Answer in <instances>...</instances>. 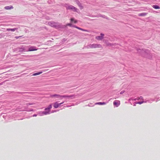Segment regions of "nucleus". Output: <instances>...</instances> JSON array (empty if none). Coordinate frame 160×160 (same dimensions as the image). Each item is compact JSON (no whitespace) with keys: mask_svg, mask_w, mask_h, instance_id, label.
<instances>
[{"mask_svg":"<svg viewBox=\"0 0 160 160\" xmlns=\"http://www.w3.org/2000/svg\"><path fill=\"white\" fill-rule=\"evenodd\" d=\"M65 7L66 8L67 10H70L73 12H76L77 10V8L72 5H69L68 4H65Z\"/></svg>","mask_w":160,"mask_h":160,"instance_id":"1","label":"nucleus"},{"mask_svg":"<svg viewBox=\"0 0 160 160\" xmlns=\"http://www.w3.org/2000/svg\"><path fill=\"white\" fill-rule=\"evenodd\" d=\"M70 96H61L59 94H54V95H50V97L51 98H59L60 99H62V98H66V97H69Z\"/></svg>","mask_w":160,"mask_h":160,"instance_id":"2","label":"nucleus"},{"mask_svg":"<svg viewBox=\"0 0 160 160\" xmlns=\"http://www.w3.org/2000/svg\"><path fill=\"white\" fill-rule=\"evenodd\" d=\"M90 47L92 48H101V46L99 44H93L90 45Z\"/></svg>","mask_w":160,"mask_h":160,"instance_id":"3","label":"nucleus"},{"mask_svg":"<svg viewBox=\"0 0 160 160\" xmlns=\"http://www.w3.org/2000/svg\"><path fill=\"white\" fill-rule=\"evenodd\" d=\"M37 50V49L36 48V47L34 46H31L29 47V48H28V51L32 52Z\"/></svg>","mask_w":160,"mask_h":160,"instance_id":"4","label":"nucleus"},{"mask_svg":"<svg viewBox=\"0 0 160 160\" xmlns=\"http://www.w3.org/2000/svg\"><path fill=\"white\" fill-rule=\"evenodd\" d=\"M113 105L116 107H117L120 105V101L118 100H115L113 102Z\"/></svg>","mask_w":160,"mask_h":160,"instance_id":"5","label":"nucleus"},{"mask_svg":"<svg viewBox=\"0 0 160 160\" xmlns=\"http://www.w3.org/2000/svg\"><path fill=\"white\" fill-rule=\"evenodd\" d=\"M63 103V102L58 103L57 102H56L54 103V105H53V106H54V107L55 108H58L59 105Z\"/></svg>","mask_w":160,"mask_h":160,"instance_id":"6","label":"nucleus"},{"mask_svg":"<svg viewBox=\"0 0 160 160\" xmlns=\"http://www.w3.org/2000/svg\"><path fill=\"white\" fill-rule=\"evenodd\" d=\"M103 36H104V35L101 33V35L97 36V37H96V39L98 40H101L102 39Z\"/></svg>","mask_w":160,"mask_h":160,"instance_id":"7","label":"nucleus"},{"mask_svg":"<svg viewBox=\"0 0 160 160\" xmlns=\"http://www.w3.org/2000/svg\"><path fill=\"white\" fill-rule=\"evenodd\" d=\"M48 24L51 26L52 27H56L57 26V23L55 22H49Z\"/></svg>","mask_w":160,"mask_h":160,"instance_id":"8","label":"nucleus"},{"mask_svg":"<svg viewBox=\"0 0 160 160\" xmlns=\"http://www.w3.org/2000/svg\"><path fill=\"white\" fill-rule=\"evenodd\" d=\"M75 2H76V3L78 4V6H79V8H81V9H82L83 8L82 5L81 3H80L79 2L78 0H75Z\"/></svg>","mask_w":160,"mask_h":160,"instance_id":"9","label":"nucleus"},{"mask_svg":"<svg viewBox=\"0 0 160 160\" xmlns=\"http://www.w3.org/2000/svg\"><path fill=\"white\" fill-rule=\"evenodd\" d=\"M4 8L6 10H10L13 8V7L11 5L9 6H6Z\"/></svg>","mask_w":160,"mask_h":160,"instance_id":"10","label":"nucleus"},{"mask_svg":"<svg viewBox=\"0 0 160 160\" xmlns=\"http://www.w3.org/2000/svg\"><path fill=\"white\" fill-rule=\"evenodd\" d=\"M17 29H18V28H8L7 29V30H8V31L14 32Z\"/></svg>","mask_w":160,"mask_h":160,"instance_id":"11","label":"nucleus"},{"mask_svg":"<svg viewBox=\"0 0 160 160\" xmlns=\"http://www.w3.org/2000/svg\"><path fill=\"white\" fill-rule=\"evenodd\" d=\"M147 14V13L146 12H143L141 13H140L138 15L139 16H145Z\"/></svg>","mask_w":160,"mask_h":160,"instance_id":"12","label":"nucleus"},{"mask_svg":"<svg viewBox=\"0 0 160 160\" xmlns=\"http://www.w3.org/2000/svg\"><path fill=\"white\" fill-rule=\"evenodd\" d=\"M95 104H98V105H104L106 104V103L104 102H98L95 103Z\"/></svg>","mask_w":160,"mask_h":160,"instance_id":"13","label":"nucleus"},{"mask_svg":"<svg viewBox=\"0 0 160 160\" xmlns=\"http://www.w3.org/2000/svg\"><path fill=\"white\" fill-rule=\"evenodd\" d=\"M152 8H155V9H159L160 8V7L159 6L156 5H153L152 6Z\"/></svg>","mask_w":160,"mask_h":160,"instance_id":"14","label":"nucleus"},{"mask_svg":"<svg viewBox=\"0 0 160 160\" xmlns=\"http://www.w3.org/2000/svg\"><path fill=\"white\" fill-rule=\"evenodd\" d=\"M42 73V72H39L36 73H34V74H33V75H33L34 76H36L39 75L40 74H41Z\"/></svg>","mask_w":160,"mask_h":160,"instance_id":"15","label":"nucleus"},{"mask_svg":"<svg viewBox=\"0 0 160 160\" xmlns=\"http://www.w3.org/2000/svg\"><path fill=\"white\" fill-rule=\"evenodd\" d=\"M25 48H20V51L21 52H25Z\"/></svg>","mask_w":160,"mask_h":160,"instance_id":"16","label":"nucleus"},{"mask_svg":"<svg viewBox=\"0 0 160 160\" xmlns=\"http://www.w3.org/2000/svg\"><path fill=\"white\" fill-rule=\"evenodd\" d=\"M52 108V105L51 104L48 106V108L45 109V110H47V109H50Z\"/></svg>","mask_w":160,"mask_h":160,"instance_id":"17","label":"nucleus"},{"mask_svg":"<svg viewBox=\"0 0 160 160\" xmlns=\"http://www.w3.org/2000/svg\"><path fill=\"white\" fill-rule=\"evenodd\" d=\"M42 113L44 115H46L49 114V112L48 111H43L42 112Z\"/></svg>","mask_w":160,"mask_h":160,"instance_id":"18","label":"nucleus"},{"mask_svg":"<svg viewBox=\"0 0 160 160\" xmlns=\"http://www.w3.org/2000/svg\"><path fill=\"white\" fill-rule=\"evenodd\" d=\"M71 22H74V23H77V21L74 20V19L73 18L71 19Z\"/></svg>","mask_w":160,"mask_h":160,"instance_id":"19","label":"nucleus"},{"mask_svg":"<svg viewBox=\"0 0 160 160\" xmlns=\"http://www.w3.org/2000/svg\"><path fill=\"white\" fill-rule=\"evenodd\" d=\"M74 27L75 28H76L77 29H78V30H82L83 29H82V28H79V27H77V26H74Z\"/></svg>","mask_w":160,"mask_h":160,"instance_id":"20","label":"nucleus"},{"mask_svg":"<svg viewBox=\"0 0 160 160\" xmlns=\"http://www.w3.org/2000/svg\"><path fill=\"white\" fill-rule=\"evenodd\" d=\"M143 103V102H138V104H141Z\"/></svg>","mask_w":160,"mask_h":160,"instance_id":"21","label":"nucleus"},{"mask_svg":"<svg viewBox=\"0 0 160 160\" xmlns=\"http://www.w3.org/2000/svg\"><path fill=\"white\" fill-rule=\"evenodd\" d=\"M140 51H141V52H145V50H143V49H142V50H140Z\"/></svg>","mask_w":160,"mask_h":160,"instance_id":"22","label":"nucleus"},{"mask_svg":"<svg viewBox=\"0 0 160 160\" xmlns=\"http://www.w3.org/2000/svg\"><path fill=\"white\" fill-rule=\"evenodd\" d=\"M72 25L70 23L68 24H67V26H71Z\"/></svg>","mask_w":160,"mask_h":160,"instance_id":"23","label":"nucleus"},{"mask_svg":"<svg viewBox=\"0 0 160 160\" xmlns=\"http://www.w3.org/2000/svg\"><path fill=\"white\" fill-rule=\"evenodd\" d=\"M83 31H84V32H88V31L87 30H84V29H82V30H81Z\"/></svg>","mask_w":160,"mask_h":160,"instance_id":"24","label":"nucleus"},{"mask_svg":"<svg viewBox=\"0 0 160 160\" xmlns=\"http://www.w3.org/2000/svg\"><path fill=\"white\" fill-rule=\"evenodd\" d=\"M46 111H48L47 112H49V111H50V109H47V110Z\"/></svg>","mask_w":160,"mask_h":160,"instance_id":"25","label":"nucleus"},{"mask_svg":"<svg viewBox=\"0 0 160 160\" xmlns=\"http://www.w3.org/2000/svg\"><path fill=\"white\" fill-rule=\"evenodd\" d=\"M138 52H140V51H138Z\"/></svg>","mask_w":160,"mask_h":160,"instance_id":"26","label":"nucleus"}]
</instances>
